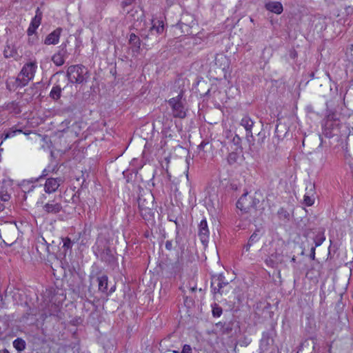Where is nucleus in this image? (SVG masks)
Returning a JSON list of instances; mask_svg holds the SVG:
<instances>
[{"label":"nucleus","mask_w":353,"mask_h":353,"mask_svg":"<svg viewBox=\"0 0 353 353\" xmlns=\"http://www.w3.org/2000/svg\"><path fill=\"white\" fill-rule=\"evenodd\" d=\"M330 126L327 125V121H325L324 128H325V130H330V133H331V131L332 130L339 127V125H335L334 122H332V121H330Z\"/></svg>","instance_id":"36"},{"label":"nucleus","mask_w":353,"mask_h":353,"mask_svg":"<svg viewBox=\"0 0 353 353\" xmlns=\"http://www.w3.org/2000/svg\"><path fill=\"white\" fill-rule=\"evenodd\" d=\"M10 199V196L8 193L2 194L0 196V199L2 201H8Z\"/></svg>","instance_id":"41"},{"label":"nucleus","mask_w":353,"mask_h":353,"mask_svg":"<svg viewBox=\"0 0 353 353\" xmlns=\"http://www.w3.org/2000/svg\"><path fill=\"white\" fill-rule=\"evenodd\" d=\"M261 236V233L260 230L256 229L252 234L250 236L247 244L244 246V249L246 252H248L251 248V246L259 241Z\"/></svg>","instance_id":"18"},{"label":"nucleus","mask_w":353,"mask_h":353,"mask_svg":"<svg viewBox=\"0 0 353 353\" xmlns=\"http://www.w3.org/2000/svg\"><path fill=\"white\" fill-rule=\"evenodd\" d=\"M134 1H135V0H123L121 3V7L123 8V10L124 11H126L128 14H130L132 17L134 16L133 9L130 10H128L127 8L128 6H131Z\"/></svg>","instance_id":"28"},{"label":"nucleus","mask_w":353,"mask_h":353,"mask_svg":"<svg viewBox=\"0 0 353 353\" xmlns=\"http://www.w3.org/2000/svg\"><path fill=\"white\" fill-rule=\"evenodd\" d=\"M183 94L184 92L181 90L176 97L168 101L174 118L184 119L186 117L187 109L185 107V99L183 98Z\"/></svg>","instance_id":"2"},{"label":"nucleus","mask_w":353,"mask_h":353,"mask_svg":"<svg viewBox=\"0 0 353 353\" xmlns=\"http://www.w3.org/2000/svg\"><path fill=\"white\" fill-rule=\"evenodd\" d=\"M165 248L168 250H172V243L171 241H167L165 242Z\"/></svg>","instance_id":"42"},{"label":"nucleus","mask_w":353,"mask_h":353,"mask_svg":"<svg viewBox=\"0 0 353 353\" xmlns=\"http://www.w3.org/2000/svg\"><path fill=\"white\" fill-rule=\"evenodd\" d=\"M88 70L83 65H73L68 68L66 76L70 83H83L87 81Z\"/></svg>","instance_id":"1"},{"label":"nucleus","mask_w":353,"mask_h":353,"mask_svg":"<svg viewBox=\"0 0 353 353\" xmlns=\"http://www.w3.org/2000/svg\"><path fill=\"white\" fill-rule=\"evenodd\" d=\"M310 256L312 259L315 258V248H312Z\"/></svg>","instance_id":"46"},{"label":"nucleus","mask_w":353,"mask_h":353,"mask_svg":"<svg viewBox=\"0 0 353 353\" xmlns=\"http://www.w3.org/2000/svg\"><path fill=\"white\" fill-rule=\"evenodd\" d=\"M153 199L152 195H149L148 199L142 196L139 198L138 203L140 213L145 220L150 221L154 218Z\"/></svg>","instance_id":"4"},{"label":"nucleus","mask_w":353,"mask_h":353,"mask_svg":"<svg viewBox=\"0 0 353 353\" xmlns=\"http://www.w3.org/2000/svg\"><path fill=\"white\" fill-rule=\"evenodd\" d=\"M172 352H173V353H181V352H179V351H178V350H172Z\"/></svg>","instance_id":"53"},{"label":"nucleus","mask_w":353,"mask_h":353,"mask_svg":"<svg viewBox=\"0 0 353 353\" xmlns=\"http://www.w3.org/2000/svg\"><path fill=\"white\" fill-rule=\"evenodd\" d=\"M26 345V341L21 338H17L13 341V346L18 352L24 350Z\"/></svg>","instance_id":"25"},{"label":"nucleus","mask_w":353,"mask_h":353,"mask_svg":"<svg viewBox=\"0 0 353 353\" xmlns=\"http://www.w3.org/2000/svg\"><path fill=\"white\" fill-rule=\"evenodd\" d=\"M224 280L225 277L222 274L212 276L211 288L214 294L219 293L220 294H223L225 292L228 291L224 289L228 286L229 283Z\"/></svg>","instance_id":"7"},{"label":"nucleus","mask_w":353,"mask_h":353,"mask_svg":"<svg viewBox=\"0 0 353 353\" xmlns=\"http://www.w3.org/2000/svg\"><path fill=\"white\" fill-rule=\"evenodd\" d=\"M6 87H7L8 89L10 90V88H9L8 83H7Z\"/></svg>","instance_id":"54"},{"label":"nucleus","mask_w":353,"mask_h":353,"mask_svg":"<svg viewBox=\"0 0 353 353\" xmlns=\"http://www.w3.org/2000/svg\"><path fill=\"white\" fill-rule=\"evenodd\" d=\"M291 261H292V262H295V261H296V257H295L294 256H293L292 257V259H291Z\"/></svg>","instance_id":"52"},{"label":"nucleus","mask_w":353,"mask_h":353,"mask_svg":"<svg viewBox=\"0 0 353 353\" xmlns=\"http://www.w3.org/2000/svg\"><path fill=\"white\" fill-rule=\"evenodd\" d=\"M212 313L214 317H219L223 313V309L219 304L214 303L212 305Z\"/></svg>","instance_id":"30"},{"label":"nucleus","mask_w":353,"mask_h":353,"mask_svg":"<svg viewBox=\"0 0 353 353\" xmlns=\"http://www.w3.org/2000/svg\"><path fill=\"white\" fill-rule=\"evenodd\" d=\"M50 244L47 242V244H46V246L44 248V252H47L48 254L50 253Z\"/></svg>","instance_id":"45"},{"label":"nucleus","mask_w":353,"mask_h":353,"mask_svg":"<svg viewBox=\"0 0 353 353\" xmlns=\"http://www.w3.org/2000/svg\"><path fill=\"white\" fill-rule=\"evenodd\" d=\"M70 123V121L68 120H65L63 122H62V125H68Z\"/></svg>","instance_id":"49"},{"label":"nucleus","mask_w":353,"mask_h":353,"mask_svg":"<svg viewBox=\"0 0 353 353\" xmlns=\"http://www.w3.org/2000/svg\"><path fill=\"white\" fill-rule=\"evenodd\" d=\"M63 241V246L61 249L63 250L62 252L64 256H65L68 250H71L73 242L71 241V239L68 237L62 238Z\"/></svg>","instance_id":"23"},{"label":"nucleus","mask_w":353,"mask_h":353,"mask_svg":"<svg viewBox=\"0 0 353 353\" xmlns=\"http://www.w3.org/2000/svg\"><path fill=\"white\" fill-rule=\"evenodd\" d=\"M95 254L98 258H99L102 261L107 263L108 264H112L115 261V257L112 253V251L110 248V247L107 246L104 248H99L98 246Z\"/></svg>","instance_id":"9"},{"label":"nucleus","mask_w":353,"mask_h":353,"mask_svg":"<svg viewBox=\"0 0 353 353\" xmlns=\"http://www.w3.org/2000/svg\"><path fill=\"white\" fill-rule=\"evenodd\" d=\"M4 209V205L0 203V212L3 211Z\"/></svg>","instance_id":"51"},{"label":"nucleus","mask_w":353,"mask_h":353,"mask_svg":"<svg viewBox=\"0 0 353 353\" xmlns=\"http://www.w3.org/2000/svg\"><path fill=\"white\" fill-rule=\"evenodd\" d=\"M62 32V28H57L53 32L50 33L45 39L46 45H56L59 43V38Z\"/></svg>","instance_id":"14"},{"label":"nucleus","mask_w":353,"mask_h":353,"mask_svg":"<svg viewBox=\"0 0 353 353\" xmlns=\"http://www.w3.org/2000/svg\"><path fill=\"white\" fill-rule=\"evenodd\" d=\"M63 182V179L61 177L47 179L44 186L45 192L48 194L54 192Z\"/></svg>","instance_id":"12"},{"label":"nucleus","mask_w":353,"mask_h":353,"mask_svg":"<svg viewBox=\"0 0 353 353\" xmlns=\"http://www.w3.org/2000/svg\"><path fill=\"white\" fill-rule=\"evenodd\" d=\"M66 46L65 43H63L59 46V51L52 57V61L57 66H61L65 62V57L67 55Z\"/></svg>","instance_id":"11"},{"label":"nucleus","mask_w":353,"mask_h":353,"mask_svg":"<svg viewBox=\"0 0 353 353\" xmlns=\"http://www.w3.org/2000/svg\"><path fill=\"white\" fill-rule=\"evenodd\" d=\"M62 88L59 85H54L50 94L49 97L54 101H57L61 97Z\"/></svg>","instance_id":"20"},{"label":"nucleus","mask_w":353,"mask_h":353,"mask_svg":"<svg viewBox=\"0 0 353 353\" xmlns=\"http://www.w3.org/2000/svg\"><path fill=\"white\" fill-rule=\"evenodd\" d=\"M232 329L229 327H227L225 329H224V330H223V333H229V332Z\"/></svg>","instance_id":"48"},{"label":"nucleus","mask_w":353,"mask_h":353,"mask_svg":"<svg viewBox=\"0 0 353 353\" xmlns=\"http://www.w3.org/2000/svg\"><path fill=\"white\" fill-rule=\"evenodd\" d=\"M221 325V323H216V325L218 327L219 325Z\"/></svg>","instance_id":"55"},{"label":"nucleus","mask_w":353,"mask_h":353,"mask_svg":"<svg viewBox=\"0 0 353 353\" xmlns=\"http://www.w3.org/2000/svg\"><path fill=\"white\" fill-rule=\"evenodd\" d=\"M97 281L99 283V290L105 292L108 289V278L107 275H102L97 278Z\"/></svg>","instance_id":"21"},{"label":"nucleus","mask_w":353,"mask_h":353,"mask_svg":"<svg viewBox=\"0 0 353 353\" xmlns=\"http://www.w3.org/2000/svg\"><path fill=\"white\" fill-rule=\"evenodd\" d=\"M288 259V255H284L282 252H279L276 250L266 258L265 263L268 267L276 268L279 265L284 263Z\"/></svg>","instance_id":"6"},{"label":"nucleus","mask_w":353,"mask_h":353,"mask_svg":"<svg viewBox=\"0 0 353 353\" xmlns=\"http://www.w3.org/2000/svg\"><path fill=\"white\" fill-rule=\"evenodd\" d=\"M273 345V339L272 335L268 332L263 333L262 339L261 340L260 347L263 352L268 350Z\"/></svg>","instance_id":"16"},{"label":"nucleus","mask_w":353,"mask_h":353,"mask_svg":"<svg viewBox=\"0 0 353 353\" xmlns=\"http://www.w3.org/2000/svg\"><path fill=\"white\" fill-rule=\"evenodd\" d=\"M350 48H351V49H352V48H353V45H352V46H350Z\"/></svg>","instance_id":"58"},{"label":"nucleus","mask_w":353,"mask_h":353,"mask_svg":"<svg viewBox=\"0 0 353 353\" xmlns=\"http://www.w3.org/2000/svg\"><path fill=\"white\" fill-rule=\"evenodd\" d=\"M259 202V199L249 196L246 192L237 201L236 208L244 212H248L252 209H256Z\"/></svg>","instance_id":"5"},{"label":"nucleus","mask_w":353,"mask_h":353,"mask_svg":"<svg viewBox=\"0 0 353 353\" xmlns=\"http://www.w3.org/2000/svg\"><path fill=\"white\" fill-rule=\"evenodd\" d=\"M240 125L243 126L246 131L245 137L247 141L250 144H253L254 139L252 134V128L254 125V121L249 116L245 115L241 119Z\"/></svg>","instance_id":"8"},{"label":"nucleus","mask_w":353,"mask_h":353,"mask_svg":"<svg viewBox=\"0 0 353 353\" xmlns=\"http://www.w3.org/2000/svg\"><path fill=\"white\" fill-rule=\"evenodd\" d=\"M4 56L6 58L14 57L17 54V50L10 46H6L3 50Z\"/></svg>","instance_id":"32"},{"label":"nucleus","mask_w":353,"mask_h":353,"mask_svg":"<svg viewBox=\"0 0 353 353\" xmlns=\"http://www.w3.org/2000/svg\"><path fill=\"white\" fill-rule=\"evenodd\" d=\"M241 141V138L237 134H235V136L232 139V142L234 143V145H236L240 144Z\"/></svg>","instance_id":"40"},{"label":"nucleus","mask_w":353,"mask_h":353,"mask_svg":"<svg viewBox=\"0 0 353 353\" xmlns=\"http://www.w3.org/2000/svg\"><path fill=\"white\" fill-rule=\"evenodd\" d=\"M258 137H259L258 143L261 145L264 143V141H265V139L266 137L265 132H263V131L259 132L258 133Z\"/></svg>","instance_id":"37"},{"label":"nucleus","mask_w":353,"mask_h":353,"mask_svg":"<svg viewBox=\"0 0 353 353\" xmlns=\"http://www.w3.org/2000/svg\"><path fill=\"white\" fill-rule=\"evenodd\" d=\"M46 244H47V241L43 237H41V239H39L37 241V243L36 245V248L37 252L41 254L42 252H44V248L46 246Z\"/></svg>","instance_id":"33"},{"label":"nucleus","mask_w":353,"mask_h":353,"mask_svg":"<svg viewBox=\"0 0 353 353\" xmlns=\"http://www.w3.org/2000/svg\"><path fill=\"white\" fill-rule=\"evenodd\" d=\"M198 236L203 245H207L209 239V230L206 219H203L199 225Z\"/></svg>","instance_id":"13"},{"label":"nucleus","mask_w":353,"mask_h":353,"mask_svg":"<svg viewBox=\"0 0 353 353\" xmlns=\"http://www.w3.org/2000/svg\"><path fill=\"white\" fill-rule=\"evenodd\" d=\"M181 353H192V347L190 345L185 344L183 346L182 351Z\"/></svg>","instance_id":"39"},{"label":"nucleus","mask_w":353,"mask_h":353,"mask_svg":"<svg viewBox=\"0 0 353 353\" xmlns=\"http://www.w3.org/2000/svg\"><path fill=\"white\" fill-rule=\"evenodd\" d=\"M42 16H43L42 12L41 11L39 8H37L36 10V14H35L34 17L32 19V21L30 22V25L32 27H35V28H38V27L40 26V24L41 23Z\"/></svg>","instance_id":"22"},{"label":"nucleus","mask_w":353,"mask_h":353,"mask_svg":"<svg viewBox=\"0 0 353 353\" xmlns=\"http://www.w3.org/2000/svg\"><path fill=\"white\" fill-rule=\"evenodd\" d=\"M176 27L179 28L181 30V32L185 34H192L191 27L181 21H180L176 25Z\"/></svg>","instance_id":"27"},{"label":"nucleus","mask_w":353,"mask_h":353,"mask_svg":"<svg viewBox=\"0 0 353 353\" xmlns=\"http://www.w3.org/2000/svg\"><path fill=\"white\" fill-rule=\"evenodd\" d=\"M37 68L36 62L31 61L26 63L15 80L17 88L26 86L34 77Z\"/></svg>","instance_id":"3"},{"label":"nucleus","mask_w":353,"mask_h":353,"mask_svg":"<svg viewBox=\"0 0 353 353\" xmlns=\"http://www.w3.org/2000/svg\"><path fill=\"white\" fill-rule=\"evenodd\" d=\"M310 339H311L312 341L316 340V339H315L314 337H311Z\"/></svg>","instance_id":"57"},{"label":"nucleus","mask_w":353,"mask_h":353,"mask_svg":"<svg viewBox=\"0 0 353 353\" xmlns=\"http://www.w3.org/2000/svg\"><path fill=\"white\" fill-rule=\"evenodd\" d=\"M238 159L239 154L236 152H232L229 153L227 160L230 165H232L237 162Z\"/></svg>","instance_id":"34"},{"label":"nucleus","mask_w":353,"mask_h":353,"mask_svg":"<svg viewBox=\"0 0 353 353\" xmlns=\"http://www.w3.org/2000/svg\"><path fill=\"white\" fill-rule=\"evenodd\" d=\"M265 8L268 10L278 14H281L283 10L282 4L278 1H272L266 3Z\"/></svg>","instance_id":"19"},{"label":"nucleus","mask_w":353,"mask_h":353,"mask_svg":"<svg viewBox=\"0 0 353 353\" xmlns=\"http://www.w3.org/2000/svg\"><path fill=\"white\" fill-rule=\"evenodd\" d=\"M208 143V142H206L205 141H203L199 145H198V148L199 150H203L205 146Z\"/></svg>","instance_id":"44"},{"label":"nucleus","mask_w":353,"mask_h":353,"mask_svg":"<svg viewBox=\"0 0 353 353\" xmlns=\"http://www.w3.org/2000/svg\"><path fill=\"white\" fill-rule=\"evenodd\" d=\"M303 202L307 206H311L314 203V197L309 194H305Z\"/></svg>","instance_id":"35"},{"label":"nucleus","mask_w":353,"mask_h":353,"mask_svg":"<svg viewBox=\"0 0 353 353\" xmlns=\"http://www.w3.org/2000/svg\"><path fill=\"white\" fill-rule=\"evenodd\" d=\"M165 30L164 22L162 20L158 19H153L152 20V27L150 28L149 34L147 35L148 37L151 36H159L162 34Z\"/></svg>","instance_id":"10"},{"label":"nucleus","mask_w":353,"mask_h":353,"mask_svg":"<svg viewBox=\"0 0 353 353\" xmlns=\"http://www.w3.org/2000/svg\"><path fill=\"white\" fill-rule=\"evenodd\" d=\"M37 39V37L36 36V34H34L33 36L32 37H29V42L33 43L34 42V41H36Z\"/></svg>","instance_id":"47"},{"label":"nucleus","mask_w":353,"mask_h":353,"mask_svg":"<svg viewBox=\"0 0 353 353\" xmlns=\"http://www.w3.org/2000/svg\"><path fill=\"white\" fill-rule=\"evenodd\" d=\"M327 121V125L330 126V121L334 122L335 125H339V120L338 115L336 112H332L326 116L325 121Z\"/></svg>","instance_id":"26"},{"label":"nucleus","mask_w":353,"mask_h":353,"mask_svg":"<svg viewBox=\"0 0 353 353\" xmlns=\"http://www.w3.org/2000/svg\"><path fill=\"white\" fill-rule=\"evenodd\" d=\"M0 353H10V352L8 350L3 349L2 350H0Z\"/></svg>","instance_id":"50"},{"label":"nucleus","mask_w":353,"mask_h":353,"mask_svg":"<svg viewBox=\"0 0 353 353\" xmlns=\"http://www.w3.org/2000/svg\"><path fill=\"white\" fill-rule=\"evenodd\" d=\"M21 132H22V130L17 129L15 128H12L8 129L7 131H5L2 134L1 138L5 140L8 138L14 137L17 133H21Z\"/></svg>","instance_id":"24"},{"label":"nucleus","mask_w":353,"mask_h":353,"mask_svg":"<svg viewBox=\"0 0 353 353\" xmlns=\"http://www.w3.org/2000/svg\"><path fill=\"white\" fill-rule=\"evenodd\" d=\"M278 216L279 219L282 221H289L290 220V213L285 210L284 208H281L278 210L277 212Z\"/></svg>","instance_id":"31"},{"label":"nucleus","mask_w":353,"mask_h":353,"mask_svg":"<svg viewBox=\"0 0 353 353\" xmlns=\"http://www.w3.org/2000/svg\"><path fill=\"white\" fill-rule=\"evenodd\" d=\"M129 43L134 55H137L140 52L141 40L134 33L130 34Z\"/></svg>","instance_id":"17"},{"label":"nucleus","mask_w":353,"mask_h":353,"mask_svg":"<svg viewBox=\"0 0 353 353\" xmlns=\"http://www.w3.org/2000/svg\"><path fill=\"white\" fill-rule=\"evenodd\" d=\"M195 290H196V288H191V290H192V291H194Z\"/></svg>","instance_id":"56"},{"label":"nucleus","mask_w":353,"mask_h":353,"mask_svg":"<svg viewBox=\"0 0 353 353\" xmlns=\"http://www.w3.org/2000/svg\"><path fill=\"white\" fill-rule=\"evenodd\" d=\"M37 28L35 27H32L30 24L29 26V28H28V30H27V34L28 35V37H32L33 36L34 34H36V30H37Z\"/></svg>","instance_id":"38"},{"label":"nucleus","mask_w":353,"mask_h":353,"mask_svg":"<svg viewBox=\"0 0 353 353\" xmlns=\"http://www.w3.org/2000/svg\"><path fill=\"white\" fill-rule=\"evenodd\" d=\"M47 174H47V171H46V170H44L43 171V174H42V175H41L39 177H38V178L35 179L34 180V181H35V182L38 181L40 179H41V178H43V177H44V176H46ZM31 182H33V180H32V181H31Z\"/></svg>","instance_id":"43"},{"label":"nucleus","mask_w":353,"mask_h":353,"mask_svg":"<svg viewBox=\"0 0 353 353\" xmlns=\"http://www.w3.org/2000/svg\"><path fill=\"white\" fill-rule=\"evenodd\" d=\"M62 210V205L60 203L54 200L48 202L43 205V210L48 214H57Z\"/></svg>","instance_id":"15"},{"label":"nucleus","mask_w":353,"mask_h":353,"mask_svg":"<svg viewBox=\"0 0 353 353\" xmlns=\"http://www.w3.org/2000/svg\"><path fill=\"white\" fill-rule=\"evenodd\" d=\"M325 235H324V232L323 231H319L316 235L315 236L314 239V243H315V247H318V246H320L323 242L325 241Z\"/></svg>","instance_id":"29"}]
</instances>
